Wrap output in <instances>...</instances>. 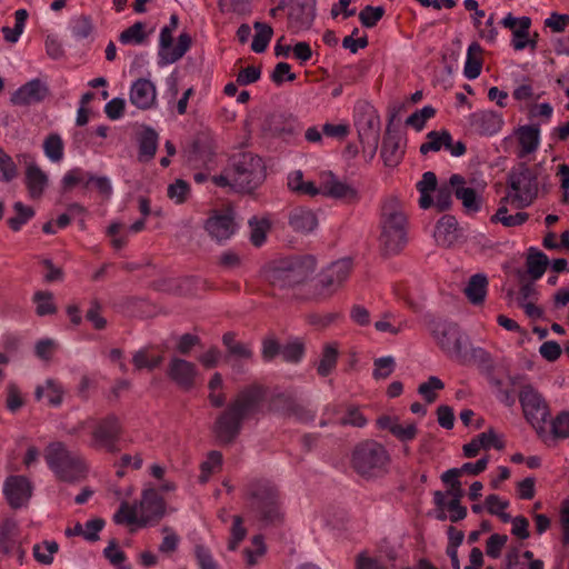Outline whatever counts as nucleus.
<instances>
[{"mask_svg": "<svg viewBox=\"0 0 569 569\" xmlns=\"http://www.w3.org/2000/svg\"><path fill=\"white\" fill-rule=\"evenodd\" d=\"M263 399V390L250 386L240 390L217 417L212 431L220 443L230 445L240 435L243 421L254 415Z\"/></svg>", "mask_w": 569, "mask_h": 569, "instance_id": "obj_1", "label": "nucleus"}, {"mask_svg": "<svg viewBox=\"0 0 569 569\" xmlns=\"http://www.w3.org/2000/svg\"><path fill=\"white\" fill-rule=\"evenodd\" d=\"M266 179V166L261 157L243 151L233 154L222 173L212 176L218 187H229L238 193H252Z\"/></svg>", "mask_w": 569, "mask_h": 569, "instance_id": "obj_2", "label": "nucleus"}, {"mask_svg": "<svg viewBox=\"0 0 569 569\" xmlns=\"http://www.w3.org/2000/svg\"><path fill=\"white\" fill-rule=\"evenodd\" d=\"M316 259L311 256L281 260L264 269V279L278 289H290L305 283L316 271Z\"/></svg>", "mask_w": 569, "mask_h": 569, "instance_id": "obj_3", "label": "nucleus"}, {"mask_svg": "<svg viewBox=\"0 0 569 569\" xmlns=\"http://www.w3.org/2000/svg\"><path fill=\"white\" fill-rule=\"evenodd\" d=\"M407 214L397 199H388L381 208L380 246L388 254L398 253L407 242Z\"/></svg>", "mask_w": 569, "mask_h": 569, "instance_id": "obj_4", "label": "nucleus"}, {"mask_svg": "<svg viewBox=\"0 0 569 569\" xmlns=\"http://www.w3.org/2000/svg\"><path fill=\"white\" fill-rule=\"evenodd\" d=\"M44 460L54 476L66 482L74 483L86 478L88 467L83 457L69 450L66 443L54 441L44 449Z\"/></svg>", "mask_w": 569, "mask_h": 569, "instance_id": "obj_5", "label": "nucleus"}, {"mask_svg": "<svg viewBox=\"0 0 569 569\" xmlns=\"http://www.w3.org/2000/svg\"><path fill=\"white\" fill-rule=\"evenodd\" d=\"M389 461V453L381 443L365 440L353 448L350 463L356 473L370 479L383 475Z\"/></svg>", "mask_w": 569, "mask_h": 569, "instance_id": "obj_6", "label": "nucleus"}, {"mask_svg": "<svg viewBox=\"0 0 569 569\" xmlns=\"http://www.w3.org/2000/svg\"><path fill=\"white\" fill-rule=\"evenodd\" d=\"M247 498L250 508L267 523L280 520L279 493L274 486L268 481H252L247 487Z\"/></svg>", "mask_w": 569, "mask_h": 569, "instance_id": "obj_7", "label": "nucleus"}, {"mask_svg": "<svg viewBox=\"0 0 569 569\" xmlns=\"http://www.w3.org/2000/svg\"><path fill=\"white\" fill-rule=\"evenodd\" d=\"M428 330L438 347L450 358L456 360L461 356L463 347L469 346V337L461 331L456 322L441 318H431Z\"/></svg>", "mask_w": 569, "mask_h": 569, "instance_id": "obj_8", "label": "nucleus"}, {"mask_svg": "<svg viewBox=\"0 0 569 569\" xmlns=\"http://www.w3.org/2000/svg\"><path fill=\"white\" fill-rule=\"evenodd\" d=\"M508 184L515 191L512 202L517 203V208L530 206L538 196L537 172L525 163H519L510 170Z\"/></svg>", "mask_w": 569, "mask_h": 569, "instance_id": "obj_9", "label": "nucleus"}, {"mask_svg": "<svg viewBox=\"0 0 569 569\" xmlns=\"http://www.w3.org/2000/svg\"><path fill=\"white\" fill-rule=\"evenodd\" d=\"M122 432L121 423L119 418L111 413L101 418L97 421L92 430V442L93 448H104L109 452L118 451L117 442L120 439Z\"/></svg>", "mask_w": 569, "mask_h": 569, "instance_id": "obj_10", "label": "nucleus"}, {"mask_svg": "<svg viewBox=\"0 0 569 569\" xmlns=\"http://www.w3.org/2000/svg\"><path fill=\"white\" fill-rule=\"evenodd\" d=\"M519 401L525 418L533 426H540L549 417V409L543 397L530 385H526L519 392Z\"/></svg>", "mask_w": 569, "mask_h": 569, "instance_id": "obj_11", "label": "nucleus"}, {"mask_svg": "<svg viewBox=\"0 0 569 569\" xmlns=\"http://www.w3.org/2000/svg\"><path fill=\"white\" fill-rule=\"evenodd\" d=\"M172 32L168 28L163 27L160 31L159 37V63L160 64H171L180 60L186 52L190 49L192 39L191 37L183 32L178 37V42L174 48H172Z\"/></svg>", "mask_w": 569, "mask_h": 569, "instance_id": "obj_12", "label": "nucleus"}, {"mask_svg": "<svg viewBox=\"0 0 569 569\" xmlns=\"http://www.w3.org/2000/svg\"><path fill=\"white\" fill-rule=\"evenodd\" d=\"M316 0H291L287 28L291 33L309 30L316 18Z\"/></svg>", "mask_w": 569, "mask_h": 569, "instance_id": "obj_13", "label": "nucleus"}, {"mask_svg": "<svg viewBox=\"0 0 569 569\" xmlns=\"http://www.w3.org/2000/svg\"><path fill=\"white\" fill-rule=\"evenodd\" d=\"M0 552L22 563L24 557L22 537L18 523L12 519H6L0 525Z\"/></svg>", "mask_w": 569, "mask_h": 569, "instance_id": "obj_14", "label": "nucleus"}, {"mask_svg": "<svg viewBox=\"0 0 569 569\" xmlns=\"http://www.w3.org/2000/svg\"><path fill=\"white\" fill-rule=\"evenodd\" d=\"M22 157L26 160L30 159V161H26L24 170V184L30 199L38 200L43 196L49 186V176L29 154H23Z\"/></svg>", "mask_w": 569, "mask_h": 569, "instance_id": "obj_15", "label": "nucleus"}, {"mask_svg": "<svg viewBox=\"0 0 569 569\" xmlns=\"http://www.w3.org/2000/svg\"><path fill=\"white\" fill-rule=\"evenodd\" d=\"M3 493L11 508L26 505L32 495V485L24 476H10L3 485Z\"/></svg>", "mask_w": 569, "mask_h": 569, "instance_id": "obj_16", "label": "nucleus"}, {"mask_svg": "<svg viewBox=\"0 0 569 569\" xmlns=\"http://www.w3.org/2000/svg\"><path fill=\"white\" fill-rule=\"evenodd\" d=\"M166 511L163 498L153 488L144 489L139 503L140 526L161 519Z\"/></svg>", "mask_w": 569, "mask_h": 569, "instance_id": "obj_17", "label": "nucleus"}, {"mask_svg": "<svg viewBox=\"0 0 569 569\" xmlns=\"http://www.w3.org/2000/svg\"><path fill=\"white\" fill-rule=\"evenodd\" d=\"M321 190L322 196L348 203L356 202L359 199L358 191L332 172L321 176Z\"/></svg>", "mask_w": 569, "mask_h": 569, "instance_id": "obj_18", "label": "nucleus"}, {"mask_svg": "<svg viewBox=\"0 0 569 569\" xmlns=\"http://www.w3.org/2000/svg\"><path fill=\"white\" fill-rule=\"evenodd\" d=\"M363 109V114L357 121L358 133L361 143L371 147L376 151L379 141L380 119L371 106L365 104Z\"/></svg>", "mask_w": 569, "mask_h": 569, "instance_id": "obj_19", "label": "nucleus"}, {"mask_svg": "<svg viewBox=\"0 0 569 569\" xmlns=\"http://www.w3.org/2000/svg\"><path fill=\"white\" fill-rule=\"evenodd\" d=\"M48 94V86L40 79H32L16 90L10 101L14 106H30L43 101Z\"/></svg>", "mask_w": 569, "mask_h": 569, "instance_id": "obj_20", "label": "nucleus"}, {"mask_svg": "<svg viewBox=\"0 0 569 569\" xmlns=\"http://www.w3.org/2000/svg\"><path fill=\"white\" fill-rule=\"evenodd\" d=\"M351 260L341 259L332 262L320 274V284L330 292L339 288L349 277L351 272Z\"/></svg>", "mask_w": 569, "mask_h": 569, "instance_id": "obj_21", "label": "nucleus"}, {"mask_svg": "<svg viewBox=\"0 0 569 569\" xmlns=\"http://www.w3.org/2000/svg\"><path fill=\"white\" fill-rule=\"evenodd\" d=\"M453 193L461 201L466 212L475 213L481 209V198L473 188L466 187V179L460 174H452L449 178Z\"/></svg>", "mask_w": 569, "mask_h": 569, "instance_id": "obj_22", "label": "nucleus"}, {"mask_svg": "<svg viewBox=\"0 0 569 569\" xmlns=\"http://www.w3.org/2000/svg\"><path fill=\"white\" fill-rule=\"evenodd\" d=\"M471 128L481 136H492L500 131L503 120L501 114L492 110H480L470 114Z\"/></svg>", "mask_w": 569, "mask_h": 569, "instance_id": "obj_23", "label": "nucleus"}, {"mask_svg": "<svg viewBox=\"0 0 569 569\" xmlns=\"http://www.w3.org/2000/svg\"><path fill=\"white\" fill-rule=\"evenodd\" d=\"M197 369L194 363L181 358H172L169 368L168 377L174 381L180 388L189 390L194 386Z\"/></svg>", "mask_w": 569, "mask_h": 569, "instance_id": "obj_24", "label": "nucleus"}, {"mask_svg": "<svg viewBox=\"0 0 569 569\" xmlns=\"http://www.w3.org/2000/svg\"><path fill=\"white\" fill-rule=\"evenodd\" d=\"M204 229L212 239L222 242L234 233V221L231 213L214 212L207 219Z\"/></svg>", "mask_w": 569, "mask_h": 569, "instance_id": "obj_25", "label": "nucleus"}, {"mask_svg": "<svg viewBox=\"0 0 569 569\" xmlns=\"http://www.w3.org/2000/svg\"><path fill=\"white\" fill-rule=\"evenodd\" d=\"M157 92L154 84L148 79H138L130 90V101L139 109L147 110L154 106Z\"/></svg>", "mask_w": 569, "mask_h": 569, "instance_id": "obj_26", "label": "nucleus"}, {"mask_svg": "<svg viewBox=\"0 0 569 569\" xmlns=\"http://www.w3.org/2000/svg\"><path fill=\"white\" fill-rule=\"evenodd\" d=\"M402 151L400 149V138L397 133L391 132L390 126H388L386 136L381 146V157L386 166L393 167L399 163L402 158Z\"/></svg>", "mask_w": 569, "mask_h": 569, "instance_id": "obj_27", "label": "nucleus"}, {"mask_svg": "<svg viewBox=\"0 0 569 569\" xmlns=\"http://www.w3.org/2000/svg\"><path fill=\"white\" fill-rule=\"evenodd\" d=\"M457 219L450 214L443 216L438 221L435 230L436 241L443 247H450L457 239Z\"/></svg>", "mask_w": 569, "mask_h": 569, "instance_id": "obj_28", "label": "nucleus"}, {"mask_svg": "<svg viewBox=\"0 0 569 569\" xmlns=\"http://www.w3.org/2000/svg\"><path fill=\"white\" fill-rule=\"evenodd\" d=\"M289 224L297 232H310L317 224L316 214L306 208H295L289 214Z\"/></svg>", "mask_w": 569, "mask_h": 569, "instance_id": "obj_29", "label": "nucleus"}, {"mask_svg": "<svg viewBox=\"0 0 569 569\" xmlns=\"http://www.w3.org/2000/svg\"><path fill=\"white\" fill-rule=\"evenodd\" d=\"M488 288V279L483 273H476L470 277L463 292L472 305L483 302Z\"/></svg>", "mask_w": 569, "mask_h": 569, "instance_id": "obj_30", "label": "nucleus"}, {"mask_svg": "<svg viewBox=\"0 0 569 569\" xmlns=\"http://www.w3.org/2000/svg\"><path fill=\"white\" fill-rule=\"evenodd\" d=\"M158 140L159 136L154 129L150 127L144 128L138 138L140 161H149L154 157L158 148Z\"/></svg>", "mask_w": 569, "mask_h": 569, "instance_id": "obj_31", "label": "nucleus"}, {"mask_svg": "<svg viewBox=\"0 0 569 569\" xmlns=\"http://www.w3.org/2000/svg\"><path fill=\"white\" fill-rule=\"evenodd\" d=\"M437 176L432 171H427L422 174V178L417 183V190L420 192L419 206L422 209H428L433 206V198L431 192L438 188Z\"/></svg>", "mask_w": 569, "mask_h": 569, "instance_id": "obj_32", "label": "nucleus"}, {"mask_svg": "<svg viewBox=\"0 0 569 569\" xmlns=\"http://www.w3.org/2000/svg\"><path fill=\"white\" fill-rule=\"evenodd\" d=\"M482 49L479 43L472 42L468 48L463 74L467 79L473 80L479 77L482 68Z\"/></svg>", "mask_w": 569, "mask_h": 569, "instance_id": "obj_33", "label": "nucleus"}, {"mask_svg": "<svg viewBox=\"0 0 569 569\" xmlns=\"http://www.w3.org/2000/svg\"><path fill=\"white\" fill-rule=\"evenodd\" d=\"M548 263V257L543 252L535 248L529 249L526 264L527 272L533 281L540 279L543 276Z\"/></svg>", "mask_w": 569, "mask_h": 569, "instance_id": "obj_34", "label": "nucleus"}, {"mask_svg": "<svg viewBox=\"0 0 569 569\" xmlns=\"http://www.w3.org/2000/svg\"><path fill=\"white\" fill-rule=\"evenodd\" d=\"M427 141L420 146V152L427 154L430 151H439L441 148L450 147L451 134L447 130L430 131L426 137Z\"/></svg>", "mask_w": 569, "mask_h": 569, "instance_id": "obj_35", "label": "nucleus"}, {"mask_svg": "<svg viewBox=\"0 0 569 569\" xmlns=\"http://www.w3.org/2000/svg\"><path fill=\"white\" fill-rule=\"evenodd\" d=\"M253 28L256 30V34L253 36L251 50L256 53H262L268 48L273 30L269 24L259 21L253 23Z\"/></svg>", "mask_w": 569, "mask_h": 569, "instance_id": "obj_36", "label": "nucleus"}, {"mask_svg": "<svg viewBox=\"0 0 569 569\" xmlns=\"http://www.w3.org/2000/svg\"><path fill=\"white\" fill-rule=\"evenodd\" d=\"M163 361L161 355H151L150 348L144 347L133 353L132 363L137 370L148 369L153 370L159 367Z\"/></svg>", "mask_w": 569, "mask_h": 569, "instance_id": "obj_37", "label": "nucleus"}, {"mask_svg": "<svg viewBox=\"0 0 569 569\" xmlns=\"http://www.w3.org/2000/svg\"><path fill=\"white\" fill-rule=\"evenodd\" d=\"M518 140L522 154L533 152L539 144V129L531 126L520 127L518 130Z\"/></svg>", "mask_w": 569, "mask_h": 569, "instance_id": "obj_38", "label": "nucleus"}, {"mask_svg": "<svg viewBox=\"0 0 569 569\" xmlns=\"http://www.w3.org/2000/svg\"><path fill=\"white\" fill-rule=\"evenodd\" d=\"M456 361L461 365L478 363L486 366L490 362V356L485 349L469 345L462 348L461 356H458Z\"/></svg>", "mask_w": 569, "mask_h": 569, "instance_id": "obj_39", "label": "nucleus"}, {"mask_svg": "<svg viewBox=\"0 0 569 569\" xmlns=\"http://www.w3.org/2000/svg\"><path fill=\"white\" fill-rule=\"evenodd\" d=\"M62 387L53 380H47L46 386L36 389L37 399L46 398L48 403L58 407L62 402Z\"/></svg>", "mask_w": 569, "mask_h": 569, "instance_id": "obj_40", "label": "nucleus"}, {"mask_svg": "<svg viewBox=\"0 0 569 569\" xmlns=\"http://www.w3.org/2000/svg\"><path fill=\"white\" fill-rule=\"evenodd\" d=\"M28 11L26 9H18L14 12L16 23L13 28L3 27L1 32L6 41L10 43H16L20 36L22 34L26 26V21L28 19Z\"/></svg>", "mask_w": 569, "mask_h": 569, "instance_id": "obj_41", "label": "nucleus"}, {"mask_svg": "<svg viewBox=\"0 0 569 569\" xmlns=\"http://www.w3.org/2000/svg\"><path fill=\"white\" fill-rule=\"evenodd\" d=\"M63 141L58 133H50L43 141V152L52 162H60L63 159Z\"/></svg>", "mask_w": 569, "mask_h": 569, "instance_id": "obj_42", "label": "nucleus"}, {"mask_svg": "<svg viewBox=\"0 0 569 569\" xmlns=\"http://www.w3.org/2000/svg\"><path fill=\"white\" fill-rule=\"evenodd\" d=\"M338 361V350L333 345H326L322 350L321 359L317 367V372L321 377L329 376L336 368Z\"/></svg>", "mask_w": 569, "mask_h": 569, "instance_id": "obj_43", "label": "nucleus"}, {"mask_svg": "<svg viewBox=\"0 0 569 569\" xmlns=\"http://www.w3.org/2000/svg\"><path fill=\"white\" fill-rule=\"evenodd\" d=\"M14 217L8 219V226L12 231H19L34 216V210L30 206L17 201L13 204Z\"/></svg>", "mask_w": 569, "mask_h": 569, "instance_id": "obj_44", "label": "nucleus"}, {"mask_svg": "<svg viewBox=\"0 0 569 569\" xmlns=\"http://www.w3.org/2000/svg\"><path fill=\"white\" fill-rule=\"evenodd\" d=\"M113 521L118 525H134L140 526V515L137 505H130L127 501H122L119 509L113 515Z\"/></svg>", "mask_w": 569, "mask_h": 569, "instance_id": "obj_45", "label": "nucleus"}, {"mask_svg": "<svg viewBox=\"0 0 569 569\" xmlns=\"http://www.w3.org/2000/svg\"><path fill=\"white\" fill-rule=\"evenodd\" d=\"M36 305V313L39 317L53 315L57 312V306L53 302V293L50 291H37L32 298Z\"/></svg>", "mask_w": 569, "mask_h": 569, "instance_id": "obj_46", "label": "nucleus"}, {"mask_svg": "<svg viewBox=\"0 0 569 569\" xmlns=\"http://www.w3.org/2000/svg\"><path fill=\"white\" fill-rule=\"evenodd\" d=\"M279 401L283 403V410L288 417H293L299 421H311L315 413L306 409L300 403L296 402L291 398H279Z\"/></svg>", "mask_w": 569, "mask_h": 569, "instance_id": "obj_47", "label": "nucleus"}, {"mask_svg": "<svg viewBox=\"0 0 569 569\" xmlns=\"http://www.w3.org/2000/svg\"><path fill=\"white\" fill-rule=\"evenodd\" d=\"M144 29L146 24L141 21H137L120 33L119 41L123 44H141L147 38Z\"/></svg>", "mask_w": 569, "mask_h": 569, "instance_id": "obj_48", "label": "nucleus"}, {"mask_svg": "<svg viewBox=\"0 0 569 569\" xmlns=\"http://www.w3.org/2000/svg\"><path fill=\"white\" fill-rule=\"evenodd\" d=\"M531 26V19L529 17L519 18V26L513 30V39L511 44L516 51H521L527 47L526 40L529 37V29Z\"/></svg>", "mask_w": 569, "mask_h": 569, "instance_id": "obj_49", "label": "nucleus"}, {"mask_svg": "<svg viewBox=\"0 0 569 569\" xmlns=\"http://www.w3.org/2000/svg\"><path fill=\"white\" fill-rule=\"evenodd\" d=\"M92 31L93 23L89 16L81 14L71 20V32L76 39H87Z\"/></svg>", "mask_w": 569, "mask_h": 569, "instance_id": "obj_50", "label": "nucleus"}, {"mask_svg": "<svg viewBox=\"0 0 569 569\" xmlns=\"http://www.w3.org/2000/svg\"><path fill=\"white\" fill-rule=\"evenodd\" d=\"M190 193V186L182 179H177L173 183L168 186L167 196L177 204L184 203Z\"/></svg>", "mask_w": 569, "mask_h": 569, "instance_id": "obj_51", "label": "nucleus"}, {"mask_svg": "<svg viewBox=\"0 0 569 569\" xmlns=\"http://www.w3.org/2000/svg\"><path fill=\"white\" fill-rule=\"evenodd\" d=\"M250 241L253 246L260 247L266 241L269 222L264 219L258 220L256 217L249 220Z\"/></svg>", "mask_w": 569, "mask_h": 569, "instance_id": "obj_52", "label": "nucleus"}, {"mask_svg": "<svg viewBox=\"0 0 569 569\" xmlns=\"http://www.w3.org/2000/svg\"><path fill=\"white\" fill-rule=\"evenodd\" d=\"M303 355L305 346L299 340H293L281 346V357L286 362L298 363Z\"/></svg>", "mask_w": 569, "mask_h": 569, "instance_id": "obj_53", "label": "nucleus"}, {"mask_svg": "<svg viewBox=\"0 0 569 569\" xmlns=\"http://www.w3.org/2000/svg\"><path fill=\"white\" fill-rule=\"evenodd\" d=\"M436 109L431 106H425L422 109L415 111L410 114L406 124L415 128L417 131H421L426 124V121L435 117Z\"/></svg>", "mask_w": 569, "mask_h": 569, "instance_id": "obj_54", "label": "nucleus"}, {"mask_svg": "<svg viewBox=\"0 0 569 569\" xmlns=\"http://www.w3.org/2000/svg\"><path fill=\"white\" fill-rule=\"evenodd\" d=\"M59 547L56 541H44L43 545H34L33 556L38 562L50 565Z\"/></svg>", "mask_w": 569, "mask_h": 569, "instance_id": "obj_55", "label": "nucleus"}, {"mask_svg": "<svg viewBox=\"0 0 569 569\" xmlns=\"http://www.w3.org/2000/svg\"><path fill=\"white\" fill-rule=\"evenodd\" d=\"M89 177L88 171H83L80 168H73L66 172L61 180V186L63 191H69L77 184L82 183L84 188L87 187V178Z\"/></svg>", "mask_w": 569, "mask_h": 569, "instance_id": "obj_56", "label": "nucleus"}, {"mask_svg": "<svg viewBox=\"0 0 569 569\" xmlns=\"http://www.w3.org/2000/svg\"><path fill=\"white\" fill-rule=\"evenodd\" d=\"M373 367V378L377 380L386 379L395 371L396 361L393 357L386 356L375 359Z\"/></svg>", "mask_w": 569, "mask_h": 569, "instance_id": "obj_57", "label": "nucleus"}, {"mask_svg": "<svg viewBox=\"0 0 569 569\" xmlns=\"http://www.w3.org/2000/svg\"><path fill=\"white\" fill-rule=\"evenodd\" d=\"M443 388L445 385L438 377L430 376L426 382L418 387V392L428 403H432L437 399L435 390H442Z\"/></svg>", "mask_w": 569, "mask_h": 569, "instance_id": "obj_58", "label": "nucleus"}, {"mask_svg": "<svg viewBox=\"0 0 569 569\" xmlns=\"http://www.w3.org/2000/svg\"><path fill=\"white\" fill-rule=\"evenodd\" d=\"M93 187L103 199H110L112 194V184L110 179L106 176H96L92 172H89V177L87 178V187Z\"/></svg>", "mask_w": 569, "mask_h": 569, "instance_id": "obj_59", "label": "nucleus"}, {"mask_svg": "<svg viewBox=\"0 0 569 569\" xmlns=\"http://www.w3.org/2000/svg\"><path fill=\"white\" fill-rule=\"evenodd\" d=\"M0 171L2 173V180L6 182L14 180L19 174L18 166L2 148H0Z\"/></svg>", "mask_w": 569, "mask_h": 569, "instance_id": "obj_60", "label": "nucleus"}, {"mask_svg": "<svg viewBox=\"0 0 569 569\" xmlns=\"http://www.w3.org/2000/svg\"><path fill=\"white\" fill-rule=\"evenodd\" d=\"M385 9L382 7L366 6L359 13V20L366 28H373L383 17Z\"/></svg>", "mask_w": 569, "mask_h": 569, "instance_id": "obj_61", "label": "nucleus"}, {"mask_svg": "<svg viewBox=\"0 0 569 569\" xmlns=\"http://www.w3.org/2000/svg\"><path fill=\"white\" fill-rule=\"evenodd\" d=\"M103 555L117 569H131V566L122 565L126 560V553L118 547L116 540L109 542L108 547L103 550Z\"/></svg>", "mask_w": 569, "mask_h": 569, "instance_id": "obj_62", "label": "nucleus"}, {"mask_svg": "<svg viewBox=\"0 0 569 569\" xmlns=\"http://www.w3.org/2000/svg\"><path fill=\"white\" fill-rule=\"evenodd\" d=\"M436 193V200L433 201L435 207L438 212H443L451 207L452 199L451 194L453 192L450 183L440 186Z\"/></svg>", "mask_w": 569, "mask_h": 569, "instance_id": "obj_63", "label": "nucleus"}, {"mask_svg": "<svg viewBox=\"0 0 569 569\" xmlns=\"http://www.w3.org/2000/svg\"><path fill=\"white\" fill-rule=\"evenodd\" d=\"M551 432L556 438H569V412H561L552 420Z\"/></svg>", "mask_w": 569, "mask_h": 569, "instance_id": "obj_64", "label": "nucleus"}]
</instances>
